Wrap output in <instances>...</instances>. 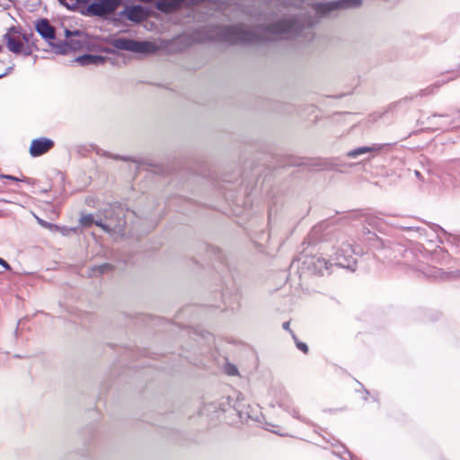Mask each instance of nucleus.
Returning a JSON list of instances; mask_svg holds the SVG:
<instances>
[{"label": "nucleus", "mask_w": 460, "mask_h": 460, "mask_svg": "<svg viewBox=\"0 0 460 460\" xmlns=\"http://www.w3.org/2000/svg\"><path fill=\"white\" fill-rule=\"evenodd\" d=\"M380 149V146H360L358 148H355L353 150H350L347 153V156L350 158H357L359 155L371 153L374 151H377Z\"/></svg>", "instance_id": "12"}, {"label": "nucleus", "mask_w": 460, "mask_h": 460, "mask_svg": "<svg viewBox=\"0 0 460 460\" xmlns=\"http://www.w3.org/2000/svg\"><path fill=\"white\" fill-rule=\"evenodd\" d=\"M113 47L117 49L128 50L135 53H153L155 46L148 41H137L126 38H119L113 40Z\"/></svg>", "instance_id": "3"}, {"label": "nucleus", "mask_w": 460, "mask_h": 460, "mask_svg": "<svg viewBox=\"0 0 460 460\" xmlns=\"http://www.w3.org/2000/svg\"><path fill=\"white\" fill-rule=\"evenodd\" d=\"M179 4H174L172 1L170 0L169 2L162 0L156 3V8L162 12L167 13L175 8L176 6H178Z\"/></svg>", "instance_id": "13"}, {"label": "nucleus", "mask_w": 460, "mask_h": 460, "mask_svg": "<svg viewBox=\"0 0 460 460\" xmlns=\"http://www.w3.org/2000/svg\"><path fill=\"white\" fill-rule=\"evenodd\" d=\"M94 222V217L92 214L82 216L80 218V223L84 227L91 226Z\"/></svg>", "instance_id": "14"}, {"label": "nucleus", "mask_w": 460, "mask_h": 460, "mask_svg": "<svg viewBox=\"0 0 460 460\" xmlns=\"http://www.w3.org/2000/svg\"><path fill=\"white\" fill-rule=\"evenodd\" d=\"M291 335H292V337H293V339H294V341L296 342V348L298 349H300L301 351H303L304 353H307V351H308L307 345L305 343L302 342V341H299L297 340L296 336L293 332H291Z\"/></svg>", "instance_id": "15"}, {"label": "nucleus", "mask_w": 460, "mask_h": 460, "mask_svg": "<svg viewBox=\"0 0 460 460\" xmlns=\"http://www.w3.org/2000/svg\"><path fill=\"white\" fill-rule=\"evenodd\" d=\"M236 411H237V413H238V415H239L240 419H243V415H244V414L246 415V417H247V418H252V417L250 415V413H249V412H243V411H240V410H236Z\"/></svg>", "instance_id": "23"}, {"label": "nucleus", "mask_w": 460, "mask_h": 460, "mask_svg": "<svg viewBox=\"0 0 460 460\" xmlns=\"http://www.w3.org/2000/svg\"><path fill=\"white\" fill-rule=\"evenodd\" d=\"M122 15H125L127 19L131 22H138L143 20L145 17L144 10L140 5H133L127 7L122 13Z\"/></svg>", "instance_id": "10"}, {"label": "nucleus", "mask_w": 460, "mask_h": 460, "mask_svg": "<svg viewBox=\"0 0 460 460\" xmlns=\"http://www.w3.org/2000/svg\"><path fill=\"white\" fill-rule=\"evenodd\" d=\"M0 265L5 270H11L10 265L3 258L0 257Z\"/></svg>", "instance_id": "21"}, {"label": "nucleus", "mask_w": 460, "mask_h": 460, "mask_svg": "<svg viewBox=\"0 0 460 460\" xmlns=\"http://www.w3.org/2000/svg\"><path fill=\"white\" fill-rule=\"evenodd\" d=\"M354 252L350 244L344 243L337 251L335 255V264L342 268L353 270L356 265V259L354 258Z\"/></svg>", "instance_id": "5"}, {"label": "nucleus", "mask_w": 460, "mask_h": 460, "mask_svg": "<svg viewBox=\"0 0 460 460\" xmlns=\"http://www.w3.org/2000/svg\"><path fill=\"white\" fill-rule=\"evenodd\" d=\"M453 78H447V79H441V80H438L437 83H436V85L437 86H440V85H443L444 84L449 82L450 80H452Z\"/></svg>", "instance_id": "22"}, {"label": "nucleus", "mask_w": 460, "mask_h": 460, "mask_svg": "<svg viewBox=\"0 0 460 460\" xmlns=\"http://www.w3.org/2000/svg\"><path fill=\"white\" fill-rule=\"evenodd\" d=\"M81 66L99 65L104 62V58L98 55L85 54L75 58Z\"/></svg>", "instance_id": "11"}, {"label": "nucleus", "mask_w": 460, "mask_h": 460, "mask_svg": "<svg viewBox=\"0 0 460 460\" xmlns=\"http://www.w3.org/2000/svg\"><path fill=\"white\" fill-rule=\"evenodd\" d=\"M54 146V141L47 137L33 139L30 146V155L32 157L40 156L49 152Z\"/></svg>", "instance_id": "7"}, {"label": "nucleus", "mask_w": 460, "mask_h": 460, "mask_svg": "<svg viewBox=\"0 0 460 460\" xmlns=\"http://www.w3.org/2000/svg\"><path fill=\"white\" fill-rule=\"evenodd\" d=\"M361 4V0H338L334 2L317 4L315 9L322 14H327L336 9L358 7Z\"/></svg>", "instance_id": "6"}, {"label": "nucleus", "mask_w": 460, "mask_h": 460, "mask_svg": "<svg viewBox=\"0 0 460 460\" xmlns=\"http://www.w3.org/2000/svg\"><path fill=\"white\" fill-rule=\"evenodd\" d=\"M49 45L52 47L56 54L60 55L66 54L70 50H75L76 49H79L82 46L79 40H67L65 41H59L58 43H53L50 41Z\"/></svg>", "instance_id": "9"}, {"label": "nucleus", "mask_w": 460, "mask_h": 460, "mask_svg": "<svg viewBox=\"0 0 460 460\" xmlns=\"http://www.w3.org/2000/svg\"><path fill=\"white\" fill-rule=\"evenodd\" d=\"M6 74H7V72H4V73L0 74V78H2L3 76H4Z\"/></svg>", "instance_id": "30"}, {"label": "nucleus", "mask_w": 460, "mask_h": 460, "mask_svg": "<svg viewBox=\"0 0 460 460\" xmlns=\"http://www.w3.org/2000/svg\"><path fill=\"white\" fill-rule=\"evenodd\" d=\"M4 41L9 51L14 54L29 56L31 49L24 46L23 41H28L26 34H22L15 27L10 28L4 35Z\"/></svg>", "instance_id": "2"}, {"label": "nucleus", "mask_w": 460, "mask_h": 460, "mask_svg": "<svg viewBox=\"0 0 460 460\" xmlns=\"http://www.w3.org/2000/svg\"><path fill=\"white\" fill-rule=\"evenodd\" d=\"M111 269V265L109 263H104L98 267V270L100 273H104L107 270H110Z\"/></svg>", "instance_id": "19"}, {"label": "nucleus", "mask_w": 460, "mask_h": 460, "mask_svg": "<svg viewBox=\"0 0 460 460\" xmlns=\"http://www.w3.org/2000/svg\"><path fill=\"white\" fill-rule=\"evenodd\" d=\"M79 34H80L79 31H71L67 29L65 31V35L66 38H70L73 35H79Z\"/></svg>", "instance_id": "20"}, {"label": "nucleus", "mask_w": 460, "mask_h": 460, "mask_svg": "<svg viewBox=\"0 0 460 460\" xmlns=\"http://www.w3.org/2000/svg\"><path fill=\"white\" fill-rule=\"evenodd\" d=\"M93 224L102 229H103L105 232H110L111 228L107 225L103 224L102 219H94Z\"/></svg>", "instance_id": "17"}, {"label": "nucleus", "mask_w": 460, "mask_h": 460, "mask_svg": "<svg viewBox=\"0 0 460 460\" xmlns=\"http://www.w3.org/2000/svg\"><path fill=\"white\" fill-rule=\"evenodd\" d=\"M289 325H290L289 322H285V323L282 324V327H283V329H285V330H287V331H289V332H290V333H291L292 332L289 330Z\"/></svg>", "instance_id": "26"}, {"label": "nucleus", "mask_w": 460, "mask_h": 460, "mask_svg": "<svg viewBox=\"0 0 460 460\" xmlns=\"http://www.w3.org/2000/svg\"><path fill=\"white\" fill-rule=\"evenodd\" d=\"M1 177L6 178V179H9V180H12V181H19L18 178H16L14 176H12V175H2Z\"/></svg>", "instance_id": "25"}, {"label": "nucleus", "mask_w": 460, "mask_h": 460, "mask_svg": "<svg viewBox=\"0 0 460 460\" xmlns=\"http://www.w3.org/2000/svg\"><path fill=\"white\" fill-rule=\"evenodd\" d=\"M38 219V222L44 227H51L52 226L50 224H49L48 222L42 220V219H40V218H37Z\"/></svg>", "instance_id": "24"}, {"label": "nucleus", "mask_w": 460, "mask_h": 460, "mask_svg": "<svg viewBox=\"0 0 460 460\" xmlns=\"http://www.w3.org/2000/svg\"><path fill=\"white\" fill-rule=\"evenodd\" d=\"M304 30L310 31L311 26L302 27L296 17L290 16L252 30L243 25L220 26L217 28L216 35L219 40L231 44L255 43L277 37L300 36Z\"/></svg>", "instance_id": "1"}, {"label": "nucleus", "mask_w": 460, "mask_h": 460, "mask_svg": "<svg viewBox=\"0 0 460 460\" xmlns=\"http://www.w3.org/2000/svg\"><path fill=\"white\" fill-rule=\"evenodd\" d=\"M35 30L49 43L56 38V30L47 19L37 20L35 22Z\"/></svg>", "instance_id": "8"}, {"label": "nucleus", "mask_w": 460, "mask_h": 460, "mask_svg": "<svg viewBox=\"0 0 460 460\" xmlns=\"http://www.w3.org/2000/svg\"><path fill=\"white\" fill-rule=\"evenodd\" d=\"M236 372H237V370H236V369H231V372H229V374H231V375H234Z\"/></svg>", "instance_id": "28"}, {"label": "nucleus", "mask_w": 460, "mask_h": 460, "mask_svg": "<svg viewBox=\"0 0 460 460\" xmlns=\"http://www.w3.org/2000/svg\"><path fill=\"white\" fill-rule=\"evenodd\" d=\"M215 410H216V405L214 403H208L204 406V408L201 411V414H208Z\"/></svg>", "instance_id": "16"}, {"label": "nucleus", "mask_w": 460, "mask_h": 460, "mask_svg": "<svg viewBox=\"0 0 460 460\" xmlns=\"http://www.w3.org/2000/svg\"><path fill=\"white\" fill-rule=\"evenodd\" d=\"M236 372H237V370H236V369H231V372H229V374H231V375H234Z\"/></svg>", "instance_id": "29"}, {"label": "nucleus", "mask_w": 460, "mask_h": 460, "mask_svg": "<svg viewBox=\"0 0 460 460\" xmlns=\"http://www.w3.org/2000/svg\"><path fill=\"white\" fill-rule=\"evenodd\" d=\"M121 0H97L87 6V13L92 16L103 17L114 13L120 5Z\"/></svg>", "instance_id": "4"}, {"label": "nucleus", "mask_w": 460, "mask_h": 460, "mask_svg": "<svg viewBox=\"0 0 460 460\" xmlns=\"http://www.w3.org/2000/svg\"><path fill=\"white\" fill-rule=\"evenodd\" d=\"M292 415H293L295 418L299 419V416H298V414H297V411H295V410H294V411H293V412H292Z\"/></svg>", "instance_id": "27"}, {"label": "nucleus", "mask_w": 460, "mask_h": 460, "mask_svg": "<svg viewBox=\"0 0 460 460\" xmlns=\"http://www.w3.org/2000/svg\"><path fill=\"white\" fill-rule=\"evenodd\" d=\"M317 263L319 264V270H322L323 268H324L325 270L329 269V264L330 263L325 259L318 258L317 259Z\"/></svg>", "instance_id": "18"}, {"label": "nucleus", "mask_w": 460, "mask_h": 460, "mask_svg": "<svg viewBox=\"0 0 460 460\" xmlns=\"http://www.w3.org/2000/svg\"><path fill=\"white\" fill-rule=\"evenodd\" d=\"M59 2H60L61 4H67L66 3V0H59Z\"/></svg>", "instance_id": "31"}]
</instances>
